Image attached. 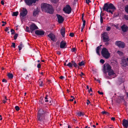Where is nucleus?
Here are the masks:
<instances>
[{
  "label": "nucleus",
  "instance_id": "obj_41",
  "mask_svg": "<svg viewBox=\"0 0 128 128\" xmlns=\"http://www.w3.org/2000/svg\"><path fill=\"white\" fill-rule=\"evenodd\" d=\"M11 32H12L11 33L12 34H14L15 33L14 32V30L13 29H12L11 30Z\"/></svg>",
  "mask_w": 128,
  "mask_h": 128
},
{
  "label": "nucleus",
  "instance_id": "obj_64",
  "mask_svg": "<svg viewBox=\"0 0 128 128\" xmlns=\"http://www.w3.org/2000/svg\"><path fill=\"white\" fill-rule=\"evenodd\" d=\"M106 42V43L105 44L106 45H108V42Z\"/></svg>",
  "mask_w": 128,
  "mask_h": 128
},
{
  "label": "nucleus",
  "instance_id": "obj_19",
  "mask_svg": "<svg viewBox=\"0 0 128 128\" xmlns=\"http://www.w3.org/2000/svg\"><path fill=\"white\" fill-rule=\"evenodd\" d=\"M66 42L64 41H62L60 44V47L61 48H65V46L66 44Z\"/></svg>",
  "mask_w": 128,
  "mask_h": 128
},
{
  "label": "nucleus",
  "instance_id": "obj_60",
  "mask_svg": "<svg viewBox=\"0 0 128 128\" xmlns=\"http://www.w3.org/2000/svg\"><path fill=\"white\" fill-rule=\"evenodd\" d=\"M115 118L114 117H112L111 118V120L113 121H114L115 120Z\"/></svg>",
  "mask_w": 128,
  "mask_h": 128
},
{
  "label": "nucleus",
  "instance_id": "obj_22",
  "mask_svg": "<svg viewBox=\"0 0 128 128\" xmlns=\"http://www.w3.org/2000/svg\"><path fill=\"white\" fill-rule=\"evenodd\" d=\"M39 11L38 10H34L33 13V15L34 16H36L38 14Z\"/></svg>",
  "mask_w": 128,
  "mask_h": 128
},
{
  "label": "nucleus",
  "instance_id": "obj_38",
  "mask_svg": "<svg viewBox=\"0 0 128 128\" xmlns=\"http://www.w3.org/2000/svg\"><path fill=\"white\" fill-rule=\"evenodd\" d=\"M15 108L16 110L18 111L20 109L19 107L18 106H16L15 107Z\"/></svg>",
  "mask_w": 128,
  "mask_h": 128
},
{
  "label": "nucleus",
  "instance_id": "obj_45",
  "mask_svg": "<svg viewBox=\"0 0 128 128\" xmlns=\"http://www.w3.org/2000/svg\"><path fill=\"white\" fill-rule=\"evenodd\" d=\"M110 29V26H108L107 28H106V30L107 31H109Z\"/></svg>",
  "mask_w": 128,
  "mask_h": 128
},
{
  "label": "nucleus",
  "instance_id": "obj_54",
  "mask_svg": "<svg viewBox=\"0 0 128 128\" xmlns=\"http://www.w3.org/2000/svg\"><path fill=\"white\" fill-rule=\"evenodd\" d=\"M8 28L9 27H6L5 30V31L6 32H7L8 30L9 29Z\"/></svg>",
  "mask_w": 128,
  "mask_h": 128
},
{
  "label": "nucleus",
  "instance_id": "obj_48",
  "mask_svg": "<svg viewBox=\"0 0 128 128\" xmlns=\"http://www.w3.org/2000/svg\"><path fill=\"white\" fill-rule=\"evenodd\" d=\"M88 91L89 93H90L91 92H92V88H90V89L88 90Z\"/></svg>",
  "mask_w": 128,
  "mask_h": 128
},
{
  "label": "nucleus",
  "instance_id": "obj_1",
  "mask_svg": "<svg viewBox=\"0 0 128 128\" xmlns=\"http://www.w3.org/2000/svg\"><path fill=\"white\" fill-rule=\"evenodd\" d=\"M103 9L104 10L112 14L113 12L116 9L112 4L107 3L104 4Z\"/></svg>",
  "mask_w": 128,
  "mask_h": 128
},
{
  "label": "nucleus",
  "instance_id": "obj_3",
  "mask_svg": "<svg viewBox=\"0 0 128 128\" xmlns=\"http://www.w3.org/2000/svg\"><path fill=\"white\" fill-rule=\"evenodd\" d=\"M102 56L106 59L108 58L110 56V54L106 48H103L101 51Z\"/></svg>",
  "mask_w": 128,
  "mask_h": 128
},
{
  "label": "nucleus",
  "instance_id": "obj_33",
  "mask_svg": "<svg viewBox=\"0 0 128 128\" xmlns=\"http://www.w3.org/2000/svg\"><path fill=\"white\" fill-rule=\"evenodd\" d=\"M125 11L128 14V5L125 7Z\"/></svg>",
  "mask_w": 128,
  "mask_h": 128
},
{
  "label": "nucleus",
  "instance_id": "obj_35",
  "mask_svg": "<svg viewBox=\"0 0 128 128\" xmlns=\"http://www.w3.org/2000/svg\"><path fill=\"white\" fill-rule=\"evenodd\" d=\"M18 36V34H16L14 35V40H16V39L17 38V37Z\"/></svg>",
  "mask_w": 128,
  "mask_h": 128
},
{
  "label": "nucleus",
  "instance_id": "obj_12",
  "mask_svg": "<svg viewBox=\"0 0 128 128\" xmlns=\"http://www.w3.org/2000/svg\"><path fill=\"white\" fill-rule=\"evenodd\" d=\"M56 15L57 17L58 23L60 24L62 23L64 20V19L62 16L58 14H57Z\"/></svg>",
  "mask_w": 128,
  "mask_h": 128
},
{
  "label": "nucleus",
  "instance_id": "obj_14",
  "mask_svg": "<svg viewBox=\"0 0 128 128\" xmlns=\"http://www.w3.org/2000/svg\"><path fill=\"white\" fill-rule=\"evenodd\" d=\"M121 28L122 31L124 32H126L128 30V27L125 24L121 26Z\"/></svg>",
  "mask_w": 128,
  "mask_h": 128
},
{
  "label": "nucleus",
  "instance_id": "obj_20",
  "mask_svg": "<svg viewBox=\"0 0 128 128\" xmlns=\"http://www.w3.org/2000/svg\"><path fill=\"white\" fill-rule=\"evenodd\" d=\"M60 32L62 36L63 37H64L65 33V28H62L60 30Z\"/></svg>",
  "mask_w": 128,
  "mask_h": 128
},
{
  "label": "nucleus",
  "instance_id": "obj_34",
  "mask_svg": "<svg viewBox=\"0 0 128 128\" xmlns=\"http://www.w3.org/2000/svg\"><path fill=\"white\" fill-rule=\"evenodd\" d=\"M100 22L101 23H102L103 22V19L102 17L101 16V14H100Z\"/></svg>",
  "mask_w": 128,
  "mask_h": 128
},
{
  "label": "nucleus",
  "instance_id": "obj_24",
  "mask_svg": "<svg viewBox=\"0 0 128 128\" xmlns=\"http://www.w3.org/2000/svg\"><path fill=\"white\" fill-rule=\"evenodd\" d=\"M100 49V47L99 46H98L96 48V53L98 55H100L99 52V50Z\"/></svg>",
  "mask_w": 128,
  "mask_h": 128
},
{
  "label": "nucleus",
  "instance_id": "obj_26",
  "mask_svg": "<svg viewBox=\"0 0 128 128\" xmlns=\"http://www.w3.org/2000/svg\"><path fill=\"white\" fill-rule=\"evenodd\" d=\"M18 14V12H13L12 15L14 16H16Z\"/></svg>",
  "mask_w": 128,
  "mask_h": 128
},
{
  "label": "nucleus",
  "instance_id": "obj_13",
  "mask_svg": "<svg viewBox=\"0 0 128 128\" xmlns=\"http://www.w3.org/2000/svg\"><path fill=\"white\" fill-rule=\"evenodd\" d=\"M46 113V112L45 110H44L42 108H41L39 110L38 114L44 116Z\"/></svg>",
  "mask_w": 128,
  "mask_h": 128
},
{
  "label": "nucleus",
  "instance_id": "obj_56",
  "mask_svg": "<svg viewBox=\"0 0 128 128\" xmlns=\"http://www.w3.org/2000/svg\"><path fill=\"white\" fill-rule=\"evenodd\" d=\"M84 26H82V27L81 28V32H82L83 31V29H84Z\"/></svg>",
  "mask_w": 128,
  "mask_h": 128
},
{
  "label": "nucleus",
  "instance_id": "obj_2",
  "mask_svg": "<svg viewBox=\"0 0 128 128\" xmlns=\"http://www.w3.org/2000/svg\"><path fill=\"white\" fill-rule=\"evenodd\" d=\"M41 8L43 10H45L47 12L52 14L53 12L52 7L49 4L44 3L41 5Z\"/></svg>",
  "mask_w": 128,
  "mask_h": 128
},
{
  "label": "nucleus",
  "instance_id": "obj_27",
  "mask_svg": "<svg viewBox=\"0 0 128 128\" xmlns=\"http://www.w3.org/2000/svg\"><path fill=\"white\" fill-rule=\"evenodd\" d=\"M117 53L120 56H122L123 54V53L122 52L119 50L117 51Z\"/></svg>",
  "mask_w": 128,
  "mask_h": 128
},
{
  "label": "nucleus",
  "instance_id": "obj_5",
  "mask_svg": "<svg viewBox=\"0 0 128 128\" xmlns=\"http://www.w3.org/2000/svg\"><path fill=\"white\" fill-rule=\"evenodd\" d=\"M102 40L104 42H108L110 40L109 37L108 36V33L104 32L102 34Z\"/></svg>",
  "mask_w": 128,
  "mask_h": 128
},
{
  "label": "nucleus",
  "instance_id": "obj_4",
  "mask_svg": "<svg viewBox=\"0 0 128 128\" xmlns=\"http://www.w3.org/2000/svg\"><path fill=\"white\" fill-rule=\"evenodd\" d=\"M111 69V67L109 64H104L102 71L104 73L106 74L107 72Z\"/></svg>",
  "mask_w": 128,
  "mask_h": 128
},
{
  "label": "nucleus",
  "instance_id": "obj_28",
  "mask_svg": "<svg viewBox=\"0 0 128 128\" xmlns=\"http://www.w3.org/2000/svg\"><path fill=\"white\" fill-rule=\"evenodd\" d=\"M84 61H82L81 62H80L78 64V65L80 66H82L84 65Z\"/></svg>",
  "mask_w": 128,
  "mask_h": 128
},
{
  "label": "nucleus",
  "instance_id": "obj_6",
  "mask_svg": "<svg viewBox=\"0 0 128 128\" xmlns=\"http://www.w3.org/2000/svg\"><path fill=\"white\" fill-rule=\"evenodd\" d=\"M115 44L120 48H124L125 46L124 43L120 41H116L115 43Z\"/></svg>",
  "mask_w": 128,
  "mask_h": 128
},
{
  "label": "nucleus",
  "instance_id": "obj_59",
  "mask_svg": "<svg viewBox=\"0 0 128 128\" xmlns=\"http://www.w3.org/2000/svg\"><path fill=\"white\" fill-rule=\"evenodd\" d=\"M72 51L74 52L76 50V49L75 48H73L72 49Z\"/></svg>",
  "mask_w": 128,
  "mask_h": 128
},
{
  "label": "nucleus",
  "instance_id": "obj_31",
  "mask_svg": "<svg viewBox=\"0 0 128 128\" xmlns=\"http://www.w3.org/2000/svg\"><path fill=\"white\" fill-rule=\"evenodd\" d=\"M43 80L42 81H40L39 82V85L41 87L43 85Z\"/></svg>",
  "mask_w": 128,
  "mask_h": 128
},
{
  "label": "nucleus",
  "instance_id": "obj_52",
  "mask_svg": "<svg viewBox=\"0 0 128 128\" xmlns=\"http://www.w3.org/2000/svg\"><path fill=\"white\" fill-rule=\"evenodd\" d=\"M1 3L2 5H4V0H2L1 1Z\"/></svg>",
  "mask_w": 128,
  "mask_h": 128
},
{
  "label": "nucleus",
  "instance_id": "obj_39",
  "mask_svg": "<svg viewBox=\"0 0 128 128\" xmlns=\"http://www.w3.org/2000/svg\"><path fill=\"white\" fill-rule=\"evenodd\" d=\"M86 3L87 4H88L89 2H91L90 0H86Z\"/></svg>",
  "mask_w": 128,
  "mask_h": 128
},
{
  "label": "nucleus",
  "instance_id": "obj_62",
  "mask_svg": "<svg viewBox=\"0 0 128 128\" xmlns=\"http://www.w3.org/2000/svg\"><path fill=\"white\" fill-rule=\"evenodd\" d=\"M57 54H61L60 52L59 51H58L57 52Z\"/></svg>",
  "mask_w": 128,
  "mask_h": 128
},
{
  "label": "nucleus",
  "instance_id": "obj_11",
  "mask_svg": "<svg viewBox=\"0 0 128 128\" xmlns=\"http://www.w3.org/2000/svg\"><path fill=\"white\" fill-rule=\"evenodd\" d=\"M121 64L122 66L124 67H125L127 66L128 64L126 59L124 58H122Z\"/></svg>",
  "mask_w": 128,
  "mask_h": 128
},
{
  "label": "nucleus",
  "instance_id": "obj_36",
  "mask_svg": "<svg viewBox=\"0 0 128 128\" xmlns=\"http://www.w3.org/2000/svg\"><path fill=\"white\" fill-rule=\"evenodd\" d=\"M124 18L126 20H128V15H125L124 16Z\"/></svg>",
  "mask_w": 128,
  "mask_h": 128
},
{
  "label": "nucleus",
  "instance_id": "obj_23",
  "mask_svg": "<svg viewBox=\"0 0 128 128\" xmlns=\"http://www.w3.org/2000/svg\"><path fill=\"white\" fill-rule=\"evenodd\" d=\"M71 62L72 63V66L73 65L76 68L78 67L79 68V66H77L74 60L72 61Z\"/></svg>",
  "mask_w": 128,
  "mask_h": 128
},
{
  "label": "nucleus",
  "instance_id": "obj_44",
  "mask_svg": "<svg viewBox=\"0 0 128 128\" xmlns=\"http://www.w3.org/2000/svg\"><path fill=\"white\" fill-rule=\"evenodd\" d=\"M104 62V61L102 59H101L100 60V62L101 63L103 64Z\"/></svg>",
  "mask_w": 128,
  "mask_h": 128
},
{
  "label": "nucleus",
  "instance_id": "obj_61",
  "mask_svg": "<svg viewBox=\"0 0 128 128\" xmlns=\"http://www.w3.org/2000/svg\"><path fill=\"white\" fill-rule=\"evenodd\" d=\"M64 78V77L62 76H61L60 77V78L61 79H63Z\"/></svg>",
  "mask_w": 128,
  "mask_h": 128
},
{
  "label": "nucleus",
  "instance_id": "obj_10",
  "mask_svg": "<svg viewBox=\"0 0 128 128\" xmlns=\"http://www.w3.org/2000/svg\"><path fill=\"white\" fill-rule=\"evenodd\" d=\"M28 11L27 10L23 8V10L20 13V16H22L23 17L25 16L26 15Z\"/></svg>",
  "mask_w": 128,
  "mask_h": 128
},
{
  "label": "nucleus",
  "instance_id": "obj_17",
  "mask_svg": "<svg viewBox=\"0 0 128 128\" xmlns=\"http://www.w3.org/2000/svg\"><path fill=\"white\" fill-rule=\"evenodd\" d=\"M30 30L32 31V32L34 30L36 29H37L38 28V27L34 24H33L31 25H30Z\"/></svg>",
  "mask_w": 128,
  "mask_h": 128
},
{
  "label": "nucleus",
  "instance_id": "obj_18",
  "mask_svg": "<svg viewBox=\"0 0 128 128\" xmlns=\"http://www.w3.org/2000/svg\"><path fill=\"white\" fill-rule=\"evenodd\" d=\"M35 33L37 35L42 36L44 34V32L42 31L38 30L35 32Z\"/></svg>",
  "mask_w": 128,
  "mask_h": 128
},
{
  "label": "nucleus",
  "instance_id": "obj_8",
  "mask_svg": "<svg viewBox=\"0 0 128 128\" xmlns=\"http://www.w3.org/2000/svg\"><path fill=\"white\" fill-rule=\"evenodd\" d=\"M38 0H25V2L26 4L28 6H30L33 4L36 3V1Z\"/></svg>",
  "mask_w": 128,
  "mask_h": 128
},
{
  "label": "nucleus",
  "instance_id": "obj_55",
  "mask_svg": "<svg viewBox=\"0 0 128 128\" xmlns=\"http://www.w3.org/2000/svg\"><path fill=\"white\" fill-rule=\"evenodd\" d=\"M22 47H21V46H18V48H19V50H20H20L22 49Z\"/></svg>",
  "mask_w": 128,
  "mask_h": 128
},
{
  "label": "nucleus",
  "instance_id": "obj_57",
  "mask_svg": "<svg viewBox=\"0 0 128 128\" xmlns=\"http://www.w3.org/2000/svg\"><path fill=\"white\" fill-rule=\"evenodd\" d=\"M30 75V74H29L28 75H27L26 78H28L29 77V76Z\"/></svg>",
  "mask_w": 128,
  "mask_h": 128
},
{
  "label": "nucleus",
  "instance_id": "obj_7",
  "mask_svg": "<svg viewBox=\"0 0 128 128\" xmlns=\"http://www.w3.org/2000/svg\"><path fill=\"white\" fill-rule=\"evenodd\" d=\"M63 10L66 13L69 14L71 12L72 8L69 5H67L66 7L64 8Z\"/></svg>",
  "mask_w": 128,
  "mask_h": 128
},
{
  "label": "nucleus",
  "instance_id": "obj_32",
  "mask_svg": "<svg viewBox=\"0 0 128 128\" xmlns=\"http://www.w3.org/2000/svg\"><path fill=\"white\" fill-rule=\"evenodd\" d=\"M102 113L103 114H105L107 115H108L109 114V113L108 112L105 111L102 112Z\"/></svg>",
  "mask_w": 128,
  "mask_h": 128
},
{
  "label": "nucleus",
  "instance_id": "obj_37",
  "mask_svg": "<svg viewBox=\"0 0 128 128\" xmlns=\"http://www.w3.org/2000/svg\"><path fill=\"white\" fill-rule=\"evenodd\" d=\"M58 0H51V1L52 2L55 3H56L57 2Z\"/></svg>",
  "mask_w": 128,
  "mask_h": 128
},
{
  "label": "nucleus",
  "instance_id": "obj_58",
  "mask_svg": "<svg viewBox=\"0 0 128 128\" xmlns=\"http://www.w3.org/2000/svg\"><path fill=\"white\" fill-rule=\"evenodd\" d=\"M87 102L86 103L88 105V104H89L90 103V102L88 100H87Z\"/></svg>",
  "mask_w": 128,
  "mask_h": 128
},
{
  "label": "nucleus",
  "instance_id": "obj_21",
  "mask_svg": "<svg viewBox=\"0 0 128 128\" xmlns=\"http://www.w3.org/2000/svg\"><path fill=\"white\" fill-rule=\"evenodd\" d=\"M107 72L108 73V74L110 76H111L115 74L114 71L112 69L109 70V71Z\"/></svg>",
  "mask_w": 128,
  "mask_h": 128
},
{
  "label": "nucleus",
  "instance_id": "obj_9",
  "mask_svg": "<svg viewBox=\"0 0 128 128\" xmlns=\"http://www.w3.org/2000/svg\"><path fill=\"white\" fill-rule=\"evenodd\" d=\"M37 118L38 120L41 122V123H44L45 118L44 116L38 114Z\"/></svg>",
  "mask_w": 128,
  "mask_h": 128
},
{
  "label": "nucleus",
  "instance_id": "obj_30",
  "mask_svg": "<svg viewBox=\"0 0 128 128\" xmlns=\"http://www.w3.org/2000/svg\"><path fill=\"white\" fill-rule=\"evenodd\" d=\"M67 66H68L70 68H71L72 66V63L71 62H69L66 65Z\"/></svg>",
  "mask_w": 128,
  "mask_h": 128
},
{
  "label": "nucleus",
  "instance_id": "obj_63",
  "mask_svg": "<svg viewBox=\"0 0 128 128\" xmlns=\"http://www.w3.org/2000/svg\"><path fill=\"white\" fill-rule=\"evenodd\" d=\"M81 74L80 75V76H82V75H84V74L82 72H81Z\"/></svg>",
  "mask_w": 128,
  "mask_h": 128
},
{
  "label": "nucleus",
  "instance_id": "obj_16",
  "mask_svg": "<svg viewBox=\"0 0 128 128\" xmlns=\"http://www.w3.org/2000/svg\"><path fill=\"white\" fill-rule=\"evenodd\" d=\"M48 36L53 41H55L56 37L52 33H50L48 35Z\"/></svg>",
  "mask_w": 128,
  "mask_h": 128
},
{
  "label": "nucleus",
  "instance_id": "obj_29",
  "mask_svg": "<svg viewBox=\"0 0 128 128\" xmlns=\"http://www.w3.org/2000/svg\"><path fill=\"white\" fill-rule=\"evenodd\" d=\"M77 114L78 115V116H83L84 115V114L82 112H77Z\"/></svg>",
  "mask_w": 128,
  "mask_h": 128
},
{
  "label": "nucleus",
  "instance_id": "obj_51",
  "mask_svg": "<svg viewBox=\"0 0 128 128\" xmlns=\"http://www.w3.org/2000/svg\"><path fill=\"white\" fill-rule=\"evenodd\" d=\"M19 46L22 47H23V46L22 44V42H20V44Z\"/></svg>",
  "mask_w": 128,
  "mask_h": 128
},
{
  "label": "nucleus",
  "instance_id": "obj_42",
  "mask_svg": "<svg viewBox=\"0 0 128 128\" xmlns=\"http://www.w3.org/2000/svg\"><path fill=\"white\" fill-rule=\"evenodd\" d=\"M74 36V34L73 33H70L69 35V36L71 37H73Z\"/></svg>",
  "mask_w": 128,
  "mask_h": 128
},
{
  "label": "nucleus",
  "instance_id": "obj_15",
  "mask_svg": "<svg viewBox=\"0 0 128 128\" xmlns=\"http://www.w3.org/2000/svg\"><path fill=\"white\" fill-rule=\"evenodd\" d=\"M122 124L124 127L126 128H127L128 127V120L124 119L123 120Z\"/></svg>",
  "mask_w": 128,
  "mask_h": 128
},
{
  "label": "nucleus",
  "instance_id": "obj_25",
  "mask_svg": "<svg viewBox=\"0 0 128 128\" xmlns=\"http://www.w3.org/2000/svg\"><path fill=\"white\" fill-rule=\"evenodd\" d=\"M8 76V77L10 79H12V78L13 76L12 74L8 73L7 75Z\"/></svg>",
  "mask_w": 128,
  "mask_h": 128
},
{
  "label": "nucleus",
  "instance_id": "obj_46",
  "mask_svg": "<svg viewBox=\"0 0 128 128\" xmlns=\"http://www.w3.org/2000/svg\"><path fill=\"white\" fill-rule=\"evenodd\" d=\"M2 81L3 82H7V80L4 79H2Z\"/></svg>",
  "mask_w": 128,
  "mask_h": 128
},
{
  "label": "nucleus",
  "instance_id": "obj_47",
  "mask_svg": "<svg viewBox=\"0 0 128 128\" xmlns=\"http://www.w3.org/2000/svg\"><path fill=\"white\" fill-rule=\"evenodd\" d=\"M98 93L102 95L103 94V93L102 92H100L99 91H98Z\"/></svg>",
  "mask_w": 128,
  "mask_h": 128
},
{
  "label": "nucleus",
  "instance_id": "obj_49",
  "mask_svg": "<svg viewBox=\"0 0 128 128\" xmlns=\"http://www.w3.org/2000/svg\"><path fill=\"white\" fill-rule=\"evenodd\" d=\"M45 99L46 100H45V102H48V100H47V99H48V98L47 97V96H46V97L45 98Z\"/></svg>",
  "mask_w": 128,
  "mask_h": 128
},
{
  "label": "nucleus",
  "instance_id": "obj_40",
  "mask_svg": "<svg viewBox=\"0 0 128 128\" xmlns=\"http://www.w3.org/2000/svg\"><path fill=\"white\" fill-rule=\"evenodd\" d=\"M12 45L11 46L12 47H13L14 48H15V44L14 42H12Z\"/></svg>",
  "mask_w": 128,
  "mask_h": 128
},
{
  "label": "nucleus",
  "instance_id": "obj_50",
  "mask_svg": "<svg viewBox=\"0 0 128 128\" xmlns=\"http://www.w3.org/2000/svg\"><path fill=\"white\" fill-rule=\"evenodd\" d=\"M37 67L38 68H40L41 67V64H38Z\"/></svg>",
  "mask_w": 128,
  "mask_h": 128
},
{
  "label": "nucleus",
  "instance_id": "obj_43",
  "mask_svg": "<svg viewBox=\"0 0 128 128\" xmlns=\"http://www.w3.org/2000/svg\"><path fill=\"white\" fill-rule=\"evenodd\" d=\"M82 20L83 22V26H85L86 24V21L83 20Z\"/></svg>",
  "mask_w": 128,
  "mask_h": 128
},
{
  "label": "nucleus",
  "instance_id": "obj_53",
  "mask_svg": "<svg viewBox=\"0 0 128 128\" xmlns=\"http://www.w3.org/2000/svg\"><path fill=\"white\" fill-rule=\"evenodd\" d=\"M26 29V30L27 32H30V31L29 30V28L28 27H27Z\"/></svg>",
  "mask_w": 128,
  "mask_h": 128
}]
</instances>
